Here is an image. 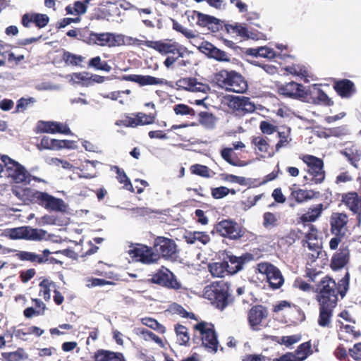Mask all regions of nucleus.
Segmentation results:
<instances>
[{
  "label": "nucleus",
  "instance_id": "16",
  "mask_svg": "<svg viewBox=\"0 0 361 361\" xmlns=\"http://www.w3.org/2000/svg\"><path fill=\"white\" fill-rule=\"evenodd\" d=\"M199 50L211 59L221 62H229L230 56L226 52L221 50L208 42H202L198 47Z\"/></svg>",
  "mask_w": 361,
  "mask_h": 361
},
{
  "label": "nucleus",
  "instance_id": "64",
  "mask_svg": "<svg viewBox=\"0 0 361 361\" xmlns=\"http://www.w3.org/2000/svg\"><path fill=\"white\" fill-rule=\"evenodd\" d=\"M142 322L144 325L153 329H160L164 328L163 326H161L157 320L152 318L146 317L142 319Z\"/></svg>",
  "mask_w": 361,
  "mask_h": 361
},
{
  "label": "nucleus",
  "instance_id": "53",
  "mask_svg": "<svg viewBox=\"0 0 361 361\" xmlns=\"http://www.w3.org/2000/svg\"><path fill=\"white\" fill-rule=\"evenodd\" d=\"M141 334H142L143 338L146 341H154L159 346H161V347L164 346L162 340L159 336H157L155 334H154L152 331H149L148 329H143L141 331Z\"/></svg>",
  "mask_w": 361,
  "mask_h": 361
},
{
  "label": "nucleus",
  "instance_id": "5",
  "mask_svg": "<svg viewBox=\"0 0 361 361\" xmlns=\"http://www.w3.org/2000/svg\"><path fill=\"white\" fill-rule=\"evenodd\" d=\"M228 287L225 283H216L207 286L204 297L219 309L223 310L228 305Z\"/></svg>",
  "mask_w": 361,
  "mask_h": 361
},
{
  "label": "nucleus",
  "instance_id": "25",
  "mask_svg": "<svg viewBox=\"0 0 361 361\" xmlns=\"http://www.w3.org/2000/svg\"><path fill=\"white\" fill-rule=\"evenodd\" d=\"M310 342H305L300 345L294 353H290L284 355V360L288 361H303L310 353Z\"/></svg>",
  "mask_w": 361,
  "mask_h": 361
},
{
  "label": "nucleus",
  "instance_id": "51",
  "mask_svg": "<svg viewBox=\"0 0 361 361\" xmlns=\"http://www.w3.org/2000/svg\"><path fill=\"white\" fill-rule=\"evenodd\" d=\"M286 71L293 75L306 78L308 76V72L305 67L300 65H293L286 68Z\"/></svg>",
  "mask_w": 361,
  "mask_h": 361
},
{
  "label": "nucleus",
  "instance_id": "27",
  "mask_svg": "<svg viewBox=\"0 0 361 361\" xmlns=\"http://www.w3.org/2000/svg\"><path fill=\"white\" fill-rule=\"evenodd\" d=\"M336 92L342 97L349 98L355 92L354 83L350 80H342L336 82L334 85Z\"/></svg>",
  "mask_w": 361,
  "mask_h": 361
},
{
  "label": "nucleus",
  "instance_id": "39",
  "mask_svg": "<svg viewBox=\"0 0 361 361\" xmlns=\"http://www.w3.org/2000/svg\"><path fill=\"white\" fill-rule=\"evenodd\" d=\"M53 198L54 196L48 194L47 192L37 190L35 195L34 202L37 203L47 209Z\"/></svg>",
  "mask_w": 361,
  "mask_h": 361
},
{
  "label": "nucleus",
  "instance_id": "24",
  "mask_svg": "<svg viewBox=\"0 0 361 361\" xmlns=\"http://www.w3.org/2000/svg\"><path fill=\"white\" fill-rule=\"evenodd\" d=\"M349 261V250L348 247L342 245L338 252L333 256L331 267L333 269H340L344 267Z\"/></svg>",
  "mask_w": 361,
  "mask_h": 361
},
{
  "label": "nucleus",
  "instance_id": "58",
  "mask_svg": "<svg viewBox=\"0 0 361 361\" xmlns=\"http://www.w3.org/2000/svg\"><path fill=\"white\" fill-rule=\"evenodd\" d=\"M230 192V189L221 186L212 189V195L214 199H221Z\"/></svg>",
  "mask_w": 361,
  "mask_h": 361
},
{
  "label": "nucleus",
  "instance_id": "30",
  "mask_svg": "<svg viewBox=\"0 0 361 361\" xmlns=\"http://www.w3.org/2000/svg\"><path fill=\"white\" fill-rule=\"evenodd\" d=\"M228 261H225L227 269L226 274H234L243 269L244 260L242 257L228 256Z\"/></svg>",
  "mask_w": 361,
  "mask_h": 361
},
{
  "label": "nucleus",
  "instance_id": "48",
  "mask_svg": "<svg viewBox=\"0 0 361 361\" xmlns=\"http://www.w3.org/2000/svg\"><path fill=\"white\" fill-rule=\"evenodd\" d=\"M191 171L192 173L204 177L209 178L210 175V169L204 165L200 164H195L191 166Z\"/></svg>",
  "mask_w": 361,
  "mask_h": 361
},
{
  "label": "nucleus",
  "instance_id": "19",
  "mask_svg": "<svg viewBox=\"0 0 361 361\" xmlns=\"http://www.w3.org/2000/svg\"><path fill=\"white\" fill-rule=\"evenodd\" d=\"M229 106L239 113H252L255 110V106L250 99L243 96L232 97Z\"/></svg>",
  "mask_w": 361,
  "mask_h": 361
},
{
  "label": "nucleus",
  "instance_id": "56",
  "mask_svg": "<svg viewBox=\"0 0 361 361\" xmlns=\"http://www.w3.org/2000/svg\"><path fill=\"white\" fill-rule=\"evenodd\" d=\"M33 20L35 25L42 28L48 24L49 18L46 14L33 13Z\"/></svg>",
  "mask_w": 361,
  "mask_h": 361
},
{
  "label": "nucleus",
  "instance_id": "18",
  "mask_svg": "<svg viewBox=\"0 0 361 361\" xmlns=\"http://www.w3.org/2000/svg\"><path fill=\"white\" fill-rule=\"evenodd\" d=\"M268 315V312L262 305L252 307L248 313V322L252 330L260 329L262 320Z\"/></svg>",
  "mask_w": 361,
  "mask_h": 361
},
{
  "label": "nucleus",
  "instance_id": "43",
  "mask_svg": "<svg viewBox=\"0 0 361 361\" xmlns=\"http://www.w3.org/2000/svg\"><path fill=\"white\" fill-rule=\"evenodd\" d=\"M210 240L209 236L204 232H194L188 237V243L193 244L196 242H200L202 245H206Z\"/></svg>",
  "mask_w": 361,
  "mask_h": 361
},
{
  "label": "nucleus",
  "instance_id": "7",
  "mask_svg": "<svg viewBox=\"0 0 361 361\" xmlns=\"http://www.w3.org/2000/svg\"><path fill=\"white\" fill-rule=\"evenodd\" d=\"M302 161L307 166V171L309 174V176H305L304 178L310 180L316 184L322 183L325 178L323 161L312 155H305Z\"/></svg>",
  "mask_w": 361,
  "mask_h": 361
},
{
  "label": "nucleus",
  "instance_id": "10",
  "mask_svg": "<svg viewBox=\"0 0 361 361\" xmlns=\"http://www.w3.org/2000/svg\"><path fill=\"white\" fill-rule=\"evenodd\" d=\"M257 269L261 274H265L269 286L273 289L279 288L284 283V279L280 270L268 262H262L257 264Z\"/></svg>",
  "mask_w": 361,
  "mask_h": 361
},
{
  "label": "nucleus",
  "instance_id": "3",
  "mask_svg": "<svg viewBox=\"0 0 361 361\" xmlns=\"http://www.w3.org/2000/svg\"><path fill=\"white\" fill-rule=\"evenodd\" d=\"M0 159L4 165L5 176L11 178L17 183H30L31 175L24 166L6 155L1 156Z\"/></svg>",
  "mask_w": 361,
  "mask_h": 361
},
{
  "label": "nucleus",
  "instance_id": "12",
  "mask_svg": "<svg viewBox=\"0 0 361 361\" xmlns=\"http://www.w3.org/2000/svg\"><path fill=\"white\" fill-rule=\"evenodd\" d=\"M149 281L153 283L174 290H178L181 288L180 283L175 278L173 274L167 269L159 270Z\"/></svg>",
  "mask_w": 361,
  "mask_h": 361
},
{
  "label": "nucleus",
  "instance_id": "61",
  "mask_svg": "<svg viewBox=\"0 0 361 361\" xmlns=\"http://www.w3.org/2000/svg\"><path fill=\"white\" fill-rule=\"evenodd\" d=\"M65 59L68 63L78 66L83 61V57L71 53H66L65 54Z\"/></svg>",
  "mask_w": 361,
  "mask_h": 361
},
{
  "label": "nucleus",
  "instance_id": "11",
  "mask_svg": "<svg viewBox=\"0 0 361 361\" xmlns=\"http://www.w3.org/2000/svg\"><path fill=\"white\" fill-rule=\"evenodd\" d=\"M153 247L158 257L161 256L166 259H173L177 252V245L175 241L162 236L155 238Z\"/></svg>",
  "mask_w": 361,
  "mask_h": 361
},
{
  "label": "nucleus",
  "instance_id": "62",
  "mask_svg": "<svg viewBox=\"0 0 361 361\" xmlns=\"http://www.w3.org/2000/svg\"><path fill=\"white\" fill-rule=\"evenodd\" d=\"M174 312L180 314L183 317L195 319V314L193 313L188 312L181 305L174 304L172 307Z\"/></svg>",
  "mask_w": 361,
  "mask_h": 361
},
{
  "label": "nucleus",
  "instance_id": "23",
  "mask_svg": "<svg viewBox=\"0 0 361 361\" xmlns=\"http://www.w3.org/2000/svg\"><path fill=\"white\" fill-rule=\"evenodd\" d=\"M192 18L197 20V24L202 27H207L212 32H216L220 28V20L215 17L194 11Z\"/></svg>",
  "mask_w": 361,
  "mask_h": 361
},
{
  "label": "nucleus",
  "instance_id": "8",
  "mask_svg": "<svg viewBox=\"0 0 361 361\" xmlns=\"http://www.w3.org/2000/svg\"><path fill=\"white\" fill-rule=\"evenodd\" d=\"M202 336V345L209 350L216 353L218 350L219 342L214 326L206 322H200L195 326Z\"/></svg>",
  "mask_w": 361,
  "mask_h": 361
},
{
  "label": "nucleus",
  "instance_id": "55",
  "mask_svg": "<svg viewBox=\"0 0 361 361\" xmlns=\"http://www.w3.org/2000/svg\"><path fill=\"white\" fill-rule=\"evenodd\" d=\"M56 139H51L48 137H44L38 146L39 149L42 148L49 149H57V145L55 144Z\"/></svg>",
  "mask_w": 361,
  "mask_h": 361
},
{
  "label": "nucleus",
  "instance_id": "15",
  "mask_svg": "<svg viewBox=\"0 0 361 361\" xmlns=\"http://www.w3.org/2000/svg\"><path fill=\"white\" fill-rule=\"evenodd\" d=\"M320 85L313 84L308 87L307 92V99L312 100L314 104H322L324 106H331L333 102L328 95L320 88Z\"/></svg>",
  "mask_w": 361,
  "mask_h": 361
},
{
  "label": "nucleus",
  "instance_id": "44",
  "mask_svg": "<svg viewBox=\"0 0 361 361\" xmlns=\"http://www.w3.org/2000/svg\"><path fill=\"white\" fill-rule=\"evenodd\" d=\"M311 253H310V258L312 261H314L319 257L320 252H322V243L319 240L315 241H307L305 242Z\"/></svg>",
  "mask_w": 361,
  "mask_h": 361
},
{
  "label": "nucleus",
  "instance_id": "22",
  "mask_svg": "<svg viewBox=\"0 0 361 361\" xmlns=\"http://www.w3.org/2000/svg\"><path fill=\"white\" fill-rule=\"evenodd\" d=\"M348 216L343 213H334L331 217V231L336 235H345L347 231Z\"/></svg>",
  "mask_w": 361,
  "mask_h": 361
},
{
  "label": "nucleus",
  "instance_id": "50",
  "mask_svg": "<svg viewBox=\"0 0 361 361\" xmlns=\"http://www.w3.org/2000/svg\"><path fill=\"white\" fill-rule=\"evenodd\" d=\"M278 219L276 216L271 212H265L263 215V225L267 228H271L276 225Z\"/></svg>",
  "mask_w": 361,
  "mask_h": 361
},
{
  "label": "nucleus",
  "instance_id": "20",
  "mask_svg": "<svg viewBox=\"0 0 361 361\" xmlns=\"http://www.w3.org/2000/svg\"><path fill=\"white\" fill-rule=\"evenodd\" d=\"M130 254L136 261L145 264H150L158 259L157 252H153L150 248L144 245L135 247Z\"/></svg>",
  "mask_w": 361,
  "mask_h": 361
},
{
  "label": "nucleus",
  "instance_id": "38",
  "mask_svg": "<svg viewBox=\"0 0 361 361\" xmlns=\"http://www.w3.org/2000/svg\"><path fill=\"white\" fill-rule=\"evenodd\" d=\"M111 169L116 171L117 174L116 178L119 183L124 184V188L129 191L133 192L134 188L132 185L130 179L126 176L125 171L117 166H113Z\"/></svg>",
  "mask_w": 361,
  "mask_h": 361
},
{
  "label": "nucleus",
  "instance_id": "13",
  "mask_svg": "<svg viewBox=\"0 0 361 361\" xmlns=\"http://www.w3.org/2000/svg\"><path fill=\"white\" fill-rule=\"evenodd\" d=\"M278 92L285 97L307 99V92L304 87L295 82H290L279 86Z\"/></svg>",
  "mask_w": 361,
  "mask_h": 361
},
{
  "label": "nucleus",
  "instance_id": "1",
  "mask_svg": "<svg viewBox=\"0 0 361 361\" xmlns=\"http://www.w3.org/2000/svg\"><path fill=\"white\" fill-rule=\"evenodd\" d=\"M349 274L338 282V287L336 282L327 276L324 277L318 285V293L316 299L319 305V314L318 324L321 327H330L334 309L338 301V293L343 298L348 289Z\"/></svg>",
  "mask_w": 361,
  "mask_h": 361
},
{
  "label": "nucleus",
  "instance_id": "33",
  "mask_svg": "<svg viewBox=\"0 0 361 361\" xmlns=\"http://www.w3.org/2000/svg\"><path fill=\"white\" fill-rule=\"evenodd\" d=\"M341 153L348 159L354 167L357 168V162L361 158V152L357 147L345 148Z\"/></svg>",
  "mask_w": 361,
  "mask_h": 361
},
{
  "label": "nucleus",
  "instance_id": "54",
  "mask_svg": "<svg viewBox=\"0 0 361 361\" xmlns=\"http://www.w3.org/2000/svg\"><path fill=\"white\" fill-rule=\"evenodd\" d=\"M173 28L175 30L182 33L185 37H186L188 39L195 37V34L192 30H188L186 27H184L182 25L174 20L173 22Z\"/></svg>",
  "mask_w": 361,
  "mask_h": 361
},
{
  "label": "nucleus",
  "instance_id": "9",
  "mask_svg": "<svg viewBox=\"0 0 361 361\" xmlns=\"http://www.w3.org/2000/svg\"><path fill=\"white\" fill-rule=\"evenodd\" d=\"M141 44L152 48L163 55L178 54L179 57L183 58L184 56L185 49L177 42L146 40L142 42Z\"/></svg>",
  "mask_w": 361,
  "mask_h": 361
},
{
  "label": "nucleus",
  "instance_id": "34",
  "mask_svg": "<svg viewBox=\"0 0 361 361\" xmlns=\"http://www.w3.org/2000/svg\"><path fill=\"white\" fill-rule=\"evenodd\" d=\"M17 256L20 260L37 262L39 264H43L48 261V258L31 252L20 251L17 254Z\"/></svg>",
  "mask_w": 361,
  "mask_h": 361
},
{
  "label": "nucleus",
  "instance_id": "32",
  "mask_svg": "<svg viewBox=\"0 0 361 361\" xmlns=\"http://www.w3.org/2000/svg\"><path fill=\"white\" fill-rule=\"evenodd\" d=\"M95 361H125L123 356L119 353L99 350L95 355Z\"/></svg>",
  "mask_w": 361,
  "mask_h": 361
},
{
  "label": "nucleus",
  "instance_id": "17",
  "mask_svg": "<svg viewBox=\"0 0 361 361\" xmlns=\"http://www.w3.org/2000/svg\"><path fill=\"white\" fill-rule=\"evenodd\" d=\"M176 85L178 89H183L193 92L207 93L210 90L207 84L198 82L197 80L194 78H181L176 82Z\"/></svg>",
  "mask_w": 361,
  "mask_h": 361
},
{
  "label": "nucleus",
  "instance_id": "41",
  "mask_svg": "<svg viewBox=\"0 0 361 361\" xmlns=\"http://www.w3.org/2000/svg\"><path fill=\"white\" fill-rule=\"evenodd\" d=\"M200 122L207 128H213L215 126L216 118L212 114L202 111L199 114Z\"/></svg>",
  "mask_w": 361,
  "mask_h": 361
},
{
  "label": "nucleus",
  "instance_id": "57",
  "mask_svg": "<svg viewBox=\"0 0 361 361\" xmlns=\"http://www.w3.org/2000/svg\"><path fill=\"white\" fill-rule=\"evenodd\" d=\"M328 134L325 137L329 136L340 137L348 133V129L345 126H340L328 129Z\"/></svg>",
  "mask_w": 361,
  "mask_h": 361
},
{
  "label": "nucleus",
  "instance_id": "37",
  "mask_svg": "<svg viewBox=\"0 0 361 361\" xmlns=\"http://www.w3.org/2000/svg\"><path fill=\"white\" fill-rule=\"evenodd\" d=\"M209 270L214 277H224L227 270L225 261L209 264Z\"/></svg>",
  "mask_w": 361,
  "mask_h": 361
},
{
  "label": "nucleus",
  "instance_id": "35",
  "mask_svg": "<svg viewBox=\"0 0 361 361\" xmlns=\"http://www.w3.org/2000/svg\"><path fill=\"white\" fill-rule=\"evenodd\" d=\"M323 204H319L315 207L310 208V210L301 216V221L303 222L314 221L322 214Z\"/></svg>",
  "mask_w": 361,
  "mask_h": 361
},
{
  "label": "nucleus",
  "instance_id": "28",
  "mask_svg": "<svg viewBox=\"0 0 361 361\" xmlns=\"http://www.w3.org/2000/svg\"><path fill=\"white\" fill-rule=\"evenodd\" d=\"M246 54L249 56L262 57L269 59H274L276 56V53L274 49L266 46L249 48L246 50Z\"/></svg>",
  "mask_w": 361,
  "mask_h": 361
},
{
  "label": "nucleus",
  "instance_id": "14",
  "mask_svg": "<svg viewBox=\"0 0 361 361\" xmlns=\"http://www.w3.org/2000/svg\"><path fill=\"white\" fill-rule=\"evenodd\" d=\"M216 232L221 236L231 239H238L241 237L239 226L231 220H223L215 226Z\"/></svg>",
  "mask_w": 361,
  "mask_h": 361
},
{
  "label": "nucleus",
  "instance_id": "63",
  "mask_svg": "<svg viewBox=\"0 0 361 361\" xmlns=\"http://www.w3.org/2000/svg\"><path fill=\"white\" fill-rule=\"evenodd\" d=\"M350 356L355 360H361V343L354 345V346L349 350Z\"/></svg>",
  "mask_w": 361,
  "mask_h": 361
},
{
  "label": "nucleus",
  "instance_id": "60",
  "mask_svg": "<svg viewBox=\"0 0 361 361\" xmlns=\"http://www.w3.org/2000/svg\"><path fill=\"white\" fill-rule=\"evenodd\" d=\"M134 124H135V121L133 117H131L128 115L125 116L120 120H117L115 123L116 126H125V127H131L135 128Z\"/></svg>",
  "mask_w": 361,
  "mask_h": 361
},
{
  "label": "nucleus",
  "instance_id": "21",
  "mask_svg": "<svg viewBox=\"0 0 361 361\" xmlns=\"http://www.w3.org/2000/svg\"><path fill=\"white\" fill-rule=\"evenodd\" d=\"M123 80L135 82L141 86L166 85L168 83V81L165 79L158 78L151 75H123Z\"/></svg>",
  "mask_w": 361,
  "mask_h": 361
},
{
  "label": "nucleus",
  "instance_id": "29",
  "mask_svg": "<svg viewBox=\"0 0 361 361\" xmlns=\"http://www.w3.org/2000/svg\"><path fill=\"white\" fill-rule=\"evenodd\" d=\"M316 192L313 190L302 189H291L290 198L295 200L298 203H302L314 197Z\"/></svg>",
  "mask_w": 361,
  "mask_h": 361
},
{
  "label": "nucleus",
  "instance_id": "42",
  "mask_svg": "<svg viewBox=\"0 0 361 361\" xmlns=\"http://www.w3.org/2000/svg\"><path fill=\"white\" fill-rule=\"evenodd\" d=\"M175 331L179 343L180 345H186L190 340L188 329L183 325H176Z\"/></svg>",
  "mask_w": 361,
  "mask_h": 361
},
{
  "label": "nucleus",
  "instance_id": "26",
  "mask_svg": "<svg viewBox=\"0 0 361 361\" xmlns=\"http://www.w3.org/2000/svg\"><path fill=\"white\" fill-rule=\"evenodd\" d=\"M344 201L348 207L354 213L357 214L358 224L361 222V198L356 192L347 194L344 197Z\"/></svg>",
  "mask_w": 361,
  "mask_h": 361
},
{
  "label": "nucleus",
  "instance_id": "59",
  "mask_svg": "<svg viewBox=\"0 0 361 361\" xmlns=\"http://www.w3.org/2000/svg\"><path fill=\"white\" fill-rule=\"evenodd\" d=\"M2 358L7 361H20L23 359V354L20 350L9 353H2Z\"/></svg>",
  "mask_w": 361,
  "mask_h": 361
},
{
  "label": "nucleus",
  "instance_id": "46",
  "mask_svg": "<svg viewBox=\"0 0 361 361\" xmlns=\"http://www.w3.org/2000/svg\"><path fill=\"white\" fill-rule=\"evenodd\" d=\"M66 206L62 199L54 197L47 209L54 212H63L66 210Z\"/></svg>",
  "mask_w": 361,
  "mask_h": 361
},
{
  "label": "nucleus",
  "instance_id": "40",
  "mask_svg": "<svg viewBox=\"0 0 361 361\" xmlns=\"http://www.w3.org/2000/svg\"><path fill=\"white\" fill-rule=\"evenodd\" d=\"M290 129L288 128L283 131L278 132V135L279 137V141L276 145V151L279 152L281 148L286 147L288 146L289 142L291 141V137H290Z\"/></svg>",
  "mask_w": 361,
  "mask_h": 361
},
{
  "label": "nucleus",
  "instance_id": "47",
  "mask_svg": "<svg viewBox=\"0 0 361 361\" xmlns=\"http://www.w3.org/2000/svg\"><path fill=\"white\" fill-rule=\"evenodd\" d=\"M252 143L259 151L262 152H267L269 144L266 137H263L262 136L255 137L252 140Z\"/></svg>",
  "mask_w": 361,
  "mask_h": 361
},
{
  "label": "nucleus",
  "instance_id": "49",
  "mask_svg": "<svg viewBox=\"0 0 361 361\" xmlns=\"http://www.w3.org/2000/svg\"><path fill=\"white\" fill-rule=\"evenodd\" d=\"M221 176V178L226 182L238 183L240 185H245L247 184L246 178L242 176H237L235 175L226 173H222Z\"/></svg>",
  "mask_w": 361,
  "mask_h": 361
},
{
  "label": "nucleus",
  "instance_id": "31",
  "mask_svg": "<svg viewBox=\"0 0 361 361\" xmlns=\"http://www.w3.org/2000/svg\"><path fill=\"white\" fill-rule=\"evenodd\" d=\"M37 190L30 188H16L13 189V193L20 200L25 203L35 201V195Z\"/></svg>",
  "mask_w": 361,
  "mask_h": 361
},
{
  "label": "nucleus",
  "instance_id": "6",
  "mask_svg": "<svg viewBox=\"0 0 361 361\" xmlns=\"http://www.w3.org/2000/svg\"><path fill=\"white\" fill-rule=\"evenodd\" d=\"M47 232L42 229L21 226L8 228L4 231V235L13 240L25 239L29 240H42L46 238Z\"/></svg>",
  "mask_w": 361,
  "mask_h": 361
},
{
  "label": "nucleus",
  "instance_id": "4",
  "mask_svg": "<svg viewBox=\"0 0 361 361\" xmlns=\"http://www.w3.org/2000/svg\"><path fill=\"white\" fill-rule=\"evenodd\" d=\"M84 42L90 45L102 47H116L124 44V36L112 32L97 33L91 32L87 36H84Z\"/></svg>",
  "mask_w": 361,
  "mask_h": 361
},
{
  "label": "nucleus",
  "instance_id": "45",
  "mask_svg": "<svg viewBox=\"0 0 361 361\" xmlns=\"http://www.w3.org/2000/svg\"><path fill=\"white\" fill-rule=\"evenodd\" d=\"M226 30L230 32L231 30L233 32L237 33L238 35L243 37H250V32L248 31L246 26L243 24L236 23L234 25H230L226 26Z\"/></svg>",
  "mask_w": 361,
  "mask_h": 361
},
{
  "label": "nucleus",
  "instance_id": "36",
  "mask_svg": "<svg viewBox=\"0 0 361 361\" xmlns=\"http://www.w3.org/2000/svg\"><path fill=\"white\" fill-rule=\"evenodd\" d=\"M134 115V120L135 121V124H134L135 128L138 126H145L152 124L154 122L156 115L152 114H146L142 112H138Z\"/></svg>",
  "mask_w": 361,
  "mask_h": 361
},
{
  "label": "nucleus",
  "instance_id": "52",
  "mask_svg": "<svg viewBox=\"0 0 361 361\" xmlns=\"http://www.w3.org/2000/svg\"><path fill=\"white\" fill-rule=\"evenodd\" d=\"M174 112L177 115H190V116H195V112L193 110V109L190 108L188 105L183 104H179L174 106Z\"/></svg>",
  "mask_w": 361,
  "mask_h": 361
},
{
  "label": "nucleus",
  "instance_id": "2",
  "mask_svg": "<svg viewBox=\"0 0 361 361\" xmlns=\"http://www.w3.org/2000/svg\"><path fill=\"white\" fill-rule=\"evenodd\" d=\"M215 79L220 87L230 92L243 93L247 88V82L235 71L222 70L216 75Z\"/></svg>",
  "mask_w": 361,
  "mask_h": 361
}]
</instances>
